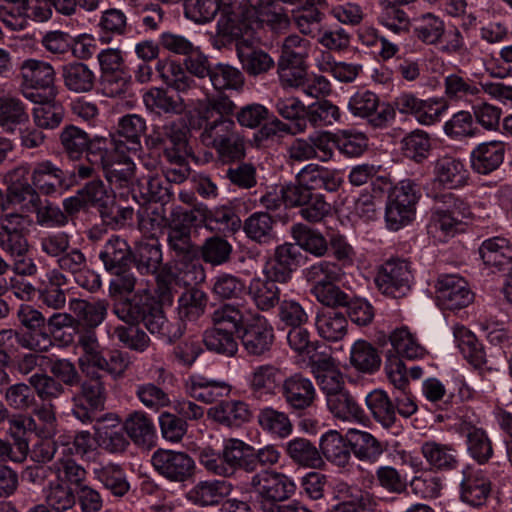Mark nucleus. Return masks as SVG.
Instances as JSON below:
<instances>
[{"label":"nucleus","mask_w":512,"mask_h":512,"mask_svg":"<svg viewBox=\"0 0 512 512\" xmlns=\"http://www.w3.org/2000/svg\"><path fill=\"white\" fill-rule=\"evenodd\" d=\"M240 12L228 16L227 34L234 40L237 56L243 68L252 75L268 71L274 64L269 54L256 49L260 41L257 29L268 26L275 33H283L290 19L278 2H256L253 6H240Z\"/></svg>","instance_id":"obj_1"},{"label":"nucleus","mask_w":512,"mask_h":512,"mask_svg":"<svg viewBox=\"0 0 512 512\" xmlns=\"http://www.w3.org/2000/svg\"><path fill=\"white\" fill-rule=\"evenodd\" d=\"M235 109L236 104L223 93L199 100L194 107L196 118L192 126L200 130V142L214 149L224 162L239 161L245 156V141L233 119Z\"/></svg>","instance_id":"obj_2"},{"label":"nucleus","mask_w":512,"mask_h":512,"mask_svg":"<svg viewBox=\"0 0 512 512\" xmlns=\"http://www.w3.org/2000/svg\"><path fill=\"white\" fill-rule=\"evenodd\" d=\"M197 215H193L190 209L177 206L172 210L171 219L167 228V244L169 251L176 261L182 262L188 273H193L190 281L200 282L204 279V272L200 264L195 261L197 248L191 239L192 229L197 228Z\"/></svg>","instance_id":"obj_3"},{"label":"nucleus","mask_w":512,"mask_h":512,"mask_svg":"<svg viewBox=\"0 0 512 512\" xmlns=\"http://www.w3.org/2000/svg\"><path fill=\"white\" fill-rule=\"evenodd\" d=\"M303 275L311 285V293L320 303L328 307L345 303L346 293L337 286L344 276L339 264L320 260L305 268Z\"/></svg>","instance_id":"obj_4"},{"label":"nucleus","mask_w":512,"mask_h":512,"mask_svg":"<svg viewBox=\"0 0 512 512\" xmlns=\"http://www.w3.org/2000/svg\"><path fill=\"white\" fill-rule=\"evenodd\" d=\"M255 506L261 512H271L296 491L294 480L284 473L264 469L251 477Z\"/></svg>","instance_id":"obj_5"},{"label":"nucleus","mask_w":512,"mask_h":512,"mask_svg":"<svg viewBox=\"0 0 512 512\" xmlns=\"http://www.w3.org/2000/svg\"><path fill=\"white\" fill-rule=\"evenodd\" d=\"M21 93L30 101L54 100L56 72L52 64L44 60L26 59L20 66Z\"/></svg>","instance_id":"obj_6"},{"label":"nucleus","mask_w":512,"mask_h":512,"mask_svg":"<svg viewBox=\"0 0 512 512\" xmlns=\"http://www.w3.org/2000/svg\"><path fill=\"white\" fill-rule=\"evenodd\" d=\"M421 197L420 187L413 179L401 180L388 197L385 221L392 231L410 224L416 214V205Z\"/></svg>","instance_id":"obj_7"},{"label":"nucleus","mask_w":512,"mask_h":512,"mask_svg":"<svg viewBox=\"0 0 512 512\" xmlns=\"http://www.w3.org/2000/svg\"><path fill=\"white\" fill-rule=\"evenodd\" d=\"M279 78L284 88L297 90L311 98H324L331 93L329 80L310 72L304 64L278 65Z\"/></svg>","instance_id":"obj_8"},{"label":"nucleus","mask_w":512,"mask_h":512,"mask_svg":"<svg viewBox=\"0 0 512 512\" xmlns=\"http://www.w3.org/2000/svg\"><path fill=\"white\" fill-rule=\"evenodd\" d=\"M89 379L83 381L80 390L72 397V414L83 424L96 420L97 412L104 407L105 386L99 372L90 369Z\"/></svg>","instance_id":"obj_9"},{"label":"nucleus","mask_w":512,"mask_h":512,"mask_svg":"<svg viewBox=\"0 0 512 512\" xmlns=\"http://www.w3.org/2000/svg\"><path fill=\"white\" fill-rule=\"evenodd\" d=\"M413 274L407 260L393 258L384 262L378 269L375 284L378 290L391 298L406 296L411 290Z\"/></svg>","instance_id":"obj_10"},{"label":"nucleus","mask_w":512,"mask_h":512,"mask_svg":"<svg viewBox=\"0 0 512 512\" xmlns=\"http://www.w3.org/2000/svg\"><path fill=\"white\" fill-rule=\"evenodd\" d=\"M154 470L170 482H185L195 469L193 458L183 451L157 449L151 456Z\"/></svg>","instance_id":"obj_11"},{"label":"nucleus","mask_w":512,"mask_h":512,"mask_svg":"<svg viewBox=\"0 0 512 512\" xmlns=\"http://www.w3.org/2000/svg\"><path fill=\"white\" fill-rule=\"evenodd\" d=\"M348 111L354 116L368 121L373 127H384L394 119L393 108L380 104L377 94L370 90H358L348 101Z\"/></svg>","instance_id":"obj_12"},{"label":"nucleus","mask_w":512,"mask_h":512,"mask_svg":"<svg viewBox=\"0 0 512 512\" xmlns=\"http://www.w3.org/2000/svg\"><path fill=\"white\" fill-rule=\"evenodd\" d=\"M244 380L251 398L258 401H269L275 397L283 383L280 368L270 363L252 366Z\"/></svg>","instance_id":"obj_13"},{"label":"nucleus","mask_w":512,"mask_h":512,"mask_svg":"<svg viewBox=\"0 0 512 512\" xmlns=\"http://www.w3.org/2000/svg\"><path fill=\"white\" fill-rule=\"evenodd\" d=\"M435 288L437 299L443 309H462L472 303L474 298L467 281L457 274L440 275Z\"/></svg>","instance_id":"obj_14"},{"label":"nucleus","mask_w":512,"mask_h":512,"mask_svg":"<svg viewBox=\"0 0 512 512\" xmlns=\"http://www.w3.org/2000/svg\"><path fill=\"white\" fill-rule=\"evenodd\" d=\"M240 6H253V4L251 2H183L185 17L197 24L210 22L220 12L218 25L226 34L228 16L231 11L240 12Z\"/></svg>","instance_id":"obj_15"},{"label":"nucleus","mask_w":512,"mask_h":512,"mask_svg":"<svg viewBox=\"0 0 512 512\" xmlns=\"http://www.w3.org/2000/svg\"><path fill=\"white\" fill-rule=\"evenodd\" d=\"M31 182L39 194L62 195L70 187L67 173L50 160H43L31 167Z\"/></svg>","instance_id":"obj_16"},{"label":"nucleus","mask_w":512,"mask_h":512,"mask_svg":"<svg viewBox=\"0 0 512 512\" xmlns=\"http://www.w3.org/2000/svg\"><path fill=\"white\" fill-rule=\"evenodd\" d=\"M301 251L292 243L276 247L274 255L266 262L263 273L277 283H287L300 266Z\"/></svg>","instance_id":"obj_17"},{"label":"nucleus","mask_w":512,"mask_h":512,"mask_svg":"<svg viewBox=\"0 0 512 512\" xmlns=\"http://www.w3.org/2000/svg\"><path fill=\"white\" fill-rule=\"evenodd\" d=\"M274 332L268 320L258 312L243 327L241 343L249 355L261 356L268 352L273 344Z\"/></svg>","instance_id":"obj_18"},{"label":"nucleus","mask_w":512,"mask_h":512,"mask_svg":"<svg viewBox=\"0 0 512 512\" xmlns=\"http://www.w3.org/2000/svg\"><path fill=\"white\" fill-rule=\"evenodd\" d=\"M459 493L462 502L472 507H480L490 496L491 481L483 470L466 466L461 471Z\"/></svg>","instance_id":"obj_19"},{"label":"nucleus","mask_w":512,"mask_h":512,"mask_svg":"<svg viewBox=\"0 0 512 512\" xmlns=\"http://www.w3.org/2000/svg\"><path fill=\"white\" fill-rule=\"evenodd\" d=\"M193 215H197L198 227L204 225L211 231L227 233L238 230L241 220L235 211L228 206H220L209 209L204 204H197L190 208Z\"/></svg>","instance_id":"obj_20"},{"label":"nucleus","mask_w":512,"mask_h":512,"mask_svg":"<svg viewBox=\"0 0 512 512\" xmlns=\"http://www.w3.org/2000/svg\"><path fill=\"white\" fill-rule=\"evenodd\" d=\"M140 321L151 334L169 343L180 338L185 331V324L170 323L159 305L149 304L147 301L141 305Z\"/></svg>","instance_id":"obj_21"},{"label":"nucleus","mask_w":512,"mask_h":512,"mask_svg":"<svg viewBox=\"0 0 512 512\" xmlns=\"http://www.w3.org/2000/svg\"><path fill=\"white\" fill-rule=\"evenodd\" d=\"M469 179V172L464 162L451 155H443L433 163V183L444 189L464 187Z\"/></svg>","instance_id":"obj_22"},{"label":"nucleus","mask_w":512,"mask_h":512,"mask_svg":"<svg viewBox=\"0 0 512 512\" xmlns=\"http://www.w3.org/2000/svg\"><path fill=\"white\" fill-rule=\"evenodd\" d=\"M282 395L287 405L294 410L311 407L317 397L312 381L300 373H295L283 381Z\"/></svg>","instance_id":"obj_23"},{"label":"nucleus","mask_w":512,"mask_h":512,"mask_svg":"<svg viewBox=\"0 0 512 512\" xmlns=\"http://www.w3.org/2000/svg\"><path fill=\"white\" fill-rule=\"evenodd\" d=\"M233 488V484L226 480H202L186 493V499L199 507L215 506L229 496Z\"/></svg>","instance_id":"obj_24"},{"label":"nucleus","mask_w":512,"mask_h":512,"mask_svg":"<svg viewBox=\"0 0 512 512\" xmlns=\"http://www.w3.org/2000/svg\"><path fill=\"white\" fill-rule=\"evenodd\" d=\"M185 389L190 397L209 404L227 396L231 391V386L223 380L194 374L186 380Z\"/></svg>","instance_id":"obj_25"},{"label":"nucleus","mask_w":512,"mask_h":512,"mask_svg":"<svg viewBox=\"0 0 512 512\" xmlns=\"http://www.w3.org/2000/svg\"><path fill=\"white\" fill-rule=\"evenodd\" d=\"M16 344L24 349L43 353L49 351L53 341L49 333H22L13 329L0 331V350L6 353L11 352Z\"/></svg>","instance_id":"obj_26"},{"label":"nucleus","mask_w":512,"mask_h":512,"mask_svg":"<svg viewBox=\"0 0 512 512\" xmlns=\"http://www.w3.org/2000/svg\"><path fill=\"white\" fill-rule=\"evenodd\" d=\"M444 93L452 101L472 103L480 99L484 88L483 82H477L465 73H450L444 77Z\"/></svg>","instance_id":"obj_27"},{"label":"nucleus","mask_w":512,"mask_h":512,"mask_svg":"<svg viewBox=\"0 0 512 512\" xmlns=\"http://www.w3.org/2000/svg\"><path fill=\"white\" fill-rule=\"evenodd\" d=\"M504 155V142L494 140L480 143L471 151V167L476 173L487 175L499 168Z\"/></svg>","instance_id":"obj_28"},{"label":"nucleus","mask_w":512,"mask_h":512,"mask_svg":"<svg viewBox=\"0 0 512 512\" xmlns=\"http://www.w3.org/2000/svg\"><path fill=\"white\" fill-rule=\"evenodd\" d=\"M163 255L161 244L155 237H149L138 241L132 251L136 269L141 274L155 275L162 263Z\"/></svg>","instance_id":"obj_29"},{"label":"nucleus","mask_w":512,"mask_h":512,"mask_svg":"<svg viewBox=\"0 0 512 512\" xmlns=\"http://www.w3.org/2000/svg\"><path fill=\"white\" fill-rule=\"evenodd\" d=\"M108 308L109 303L105 299L87 301L73 298L69 300V309L82 328L95 329L101 325L108 314Z\"/></svg>","instance_id":"obj_30"},{"label":"nucleus","mask_w":512,"mask_h":512,"mask_svg":"<svg viewBox=\"0 0 512 512\" xmlns=\"http://www.w3.org/2000/svg\"><path fill=\"white\" fill-rule=\"evenodd\" d=\"M104 177L111 184L118 187L130 183L135 172V163L125 153L122 145H116V152L101 167Z\"/></svg>","instance_id":"obj_31"},{"label":"nucleus","mask_w":512,"mask_h":512,"mask_svg":"<svg viewBox=\"0 0 512 512\" xmlns=\"http://www.w3.org/2000/svg\"><path fill=\"white\" fill-rule=\"evenodd\" d=\"M296 177L311 192L318 189L335 192L342 183L336 172L317 164L306 165L297 173Z\"/></svg>","instance_id":"obj_32"},{"label":"nucleus","mask_w":512,"mask_h":512,"mask_svg":"<svg viewBox=\"0 0 512 512\" xmlns=\"http://www.w3.org/2000/svg\"><path fill=\"white\" fill-rule=\"evenodd\" d=\"M328 307L320 309L315 317V327L319 336L327 341L337 342L347 334L348 321L346 316Z\"/></svg>","instance_id":"obj_33"},{"label":"nucleus","mask_w":512,"mask_h":512,"mask_svg":"<svg viewBox=\"0 0 512 512\" xmlns=\"http://www.w3.org/2000/svg\"><path fill=\"white\" fill-rule=\"evenodd\" d=\"M60 74L64 86L74 93L93 90L96 81L94 71L85 63L72 61L61 66Z\"/></svg>","instance_id":"obj_34"},{"label":"nucleus","mask_w":512,"mask_h":512,"mask_svg":"<svg viewBox=\"0 0 512 512\" xmlns=\"http://www.w3.org/2000/svg\"><path fill=\"white\" fill-rule=\"evenodd\" d=\"M247 293L260 311L267 312L279 305L281 301V289L277 282L266 277H254L247 286Z\"/></svg>","instance_id":"obj_35"},{"label":"nucleus","mask_w":512,"mask_h":512,"mask_svg":"<svg viewBox=\"0 0 512 512\" xmlns=\"http://www.w3.org/2000/svg\"><path fill=\"white\" fill-rule=\"evenodd\" d=\"M459 224L460 220L450 210L435 202L430 212L427 233L436 242L443 243L456 234Z\"/></svg>","instance_id":"obj_36"},{"label":"nucleus","mask_w":512,"mask_h":512,"mask_svg":"<svg viewBox=\"0 0 512 512\" xmlns=\"http://www.w3.org/2000/svg\"><path fill=\"white\" fill-rule=\"evenodd\" d=\"M460 433L466 438L468 455L478 464L487 463L493 456V447L487 432L469 423H462Z\"/></svg>","instance_id":"obj_37"},{"label":"nucleus","mask_w":512,"mask_h":512,"mask_svg":"<svg viewBox=\"0 0 512 512\" xmlns=\"http://www.w3.org/2000/svg\"><path fill=\"white\" fill-rule=\"evenodd\" d=\"M365 403L373 419L383 428H393L398 418L393 399L389 397L386 391L374 389L365 397Z\"/></svg>","instance_id":"obj_38"},{"label":"nucleus","mask_w":512,"mask_h":512,"mask_svg":"<svg viewBox=\"0 0 512 512\" xmlns=\"http://www.w3.org/2000/svg\"><path fill=\"white\" fill-rule=\"evenodd\" d=\"M276 221L267 212H254L243 224L245 235L260 245H270L277 241Z\"/></svg>","instance_id":"obj_39"},{"label":"nucleus","mask_w":512,"mask_h":512,"mask_svg":"<svg viewBox=\"0 0 512 512\" xmlns=\"http://www.w3.org/2000/svg\"><path fill=\"white\" fill-rule=\"evenodd\" d=\"M208 416L215 422L232 427L248 422L251 411L246 402L241 400L221 401L208 409Z\"/></svg>","instance_id":"obj_40"},{"label":"nucleus","mask_w":512,"mask_h":512,"mask_svg":"<svg viewBox=\"0 0 512 512\" xmlns=\"http://www.w3.org/2000/svg\"><path fill=\"white\" fill-rule=\"evenodd\" d=\"M94 477L113 496L121 498L130 490L127 474L121 465L116 463L99 464L93 468Z\"/></svg>","instance_id":"obj_41"},{"label":"nucleus","mask_w":512,"mask_h":512,"mask_svg":"<svg viewBox=\"0 0 512 512\" xmlns=\"http://www.w3.org/2000/svg\"><path fill=\"white\" fill-rule=\"evenodd\" d=\"M131 256L130 246L119 236L109 238L99 253V258L108 272L123 271L124 268H128Z\"/></svg>","instance_id":"obj_42"},{"label":"nucleus","mask_w":512,"mask_h":512,"mask_svg":"<svg viewBox=\"0 0 512 512\" xmlns=\"http://www.w3.org/2000/svg\"><path fill=\"white\" fill-rule=\"evenodd\" d=\"M421 452L428 464L436 470L450 471L458 467V452L450 444L427 441L422 445Z\"/></svg>","instance_id":"obj_43"},{"label":"nucleus","mask_w":512,"mask_h":512,"mask_svg":"<svg viewBox=\"0 0 512 512\" xmlns=\"http://www.w3.org/2000/svg\"><path fill=\"white\" fill-rule=\"evenodd\" d=\"M321 456L323 455L332 464L345 467L350 459V444L338 431L329 430L320 438Z\"/></svg>","instance_id":"obj_44"},{"label":"nucleus","mask_w":512,"mask_h":512,"mask_svg":"<svg viewBox=\"0 0 512 512\" xmlns=\"http://www.w3.org/2000/svg\"><path fill=\"white\" fill-rule=\"evenodd\" d=\"M146 107L158 114H181L185 104L179 93L162 88H152L143 96Z\"/></svg>","instance_id":"obj_45"},{"label":"nucleus","mask_w":512,"mask_h":512,"mask_svg":"<svg viewBox=\"0 0 512 512\" xmlns=\"http://www.w3.org/2000/svg\"><path fill=\"white\" fill-rule=\"evenodd\" d=\"M252 450L253 447L242 440L236 438L224 440L222 451L232 477L240 470L253 472Z\"/></svg>","instance_id":"obj_46"},{"label":"nucleus","mask_w":512,"mask_h":512,"mask_svg":"<svg viewBox=\"0 0 512 512\" xmlns=\"http://www.w3.org/2000/svg\"><path fill=\"white\" fill-rule=\"evenodd\" d=\"M479 255L485 265L501 269L512 261V244L502 236L490 237L481 243Z\"/></svg>","instance_id":"obj_47"},{"label":"nucleus","mask_w":512,"mask_h":512,"mask_svg":"<svg viewBox=\"0 0 512 512\" xmlns=\"http://www.w3.org/2000/svg\"><path fill=\"white\" fill-rule=\"evenodd\" d=\"M251 311L244 304H224L214 310L212 322L215 327L238 332L251 318Z\"/></svg>","instance_id":"obj_48"},{"label":"nucleus","mask_w":512,"mask_h":512,"mask_svg":"<svg viewBox=\"0 0 512 512\" xmlns=\"http://www.w3.org/2000/svg\"><path fill=\"white\" fill-rule=\"evenodd\" d=\"M94 430L97 445L110 454L123 453L129 446L124 429L118 424L107 425L97 419Z\"/></svg>","instance_id":"obj_49"},{"label":"nucleus","mask_w":512,"mask_h":512,"mask_svg":"<svg viewBox=\"0 0 512 512\" xmlns=\"http://www.w3.org/2000/svg\"><path fill=\"white\" fill-rule=\"evenodd\" d=\"M146 131V121L137 114H128L120 118L118 123V134L120 139L116 145L128 152H137L141 148V137Z\"/></svg>","instance_id":"obj_50"},{"label":"nucleus","mask_w":512,"mask_h":512,"mask_svg":"<svg viewBox=\"0 0 512 512\" xmlns=\"http://www.w3.org/2000/svg\"><path fill=\"white\" fill-rule=\"evenodd\" d=\"M257 422L261 429L267 434L286 438L293 431V425L286 412L275 409L272 406H265L259 409Z\"/></svg>","instance_id":"obj_51"},{"label":"nucleus","mask_w":512,"mask_h":512,"mask_svg":"<svg viewBox=\"0 0 512 512\" xmlns=\"http://www.w3.org/2000/svg\"><path fill=\"white\" fill-rule=\"evenodd\" d=\"M287 455L298 465L320 469L325 462L317 447L306 438H294L286 443Z\"/></svg>","instance_id":"obj_52"},{"label":"nucleus","mask_w":512,"mask_h":512,"mask_svg":"<svg viewBox=\"0 0 512 512\" xmlns=\"http://www.w3.org/2000/svg\"><path fill=\"white\" fill-rule=\"evenodd\" d=\"M153 147H164L182 151L186 147V132L176 122H168L162 126H155L147 137Z\"/></svg>","instance_id":"obj_53"},{"label":"nucleus","mask_w":512,"mask_h":512,"mask_svg":"<svg viewBox=\"0 0 512 512\" xmlns=\"http://www.w3.org/2000/svg\"><path fill=\"white\" fill-rule=\"evenodd\" d=\"M350 452L362 461L375 462L383 453L381 443L369 432L350 429L347 432Z\"/></svg>","instance_id":"obj_54"},{"label":"nucleus","mask_w":512,"mask_h":512,"mask_svg":"<svg viewBox=\"0 0 512 512\" xmlns=\"http://www.w3.org/2000/svg\"><path fill=\"white\" fill-rule=\"evenodd\" d=\"M0 394L12 410L26 412L36 404V395L30 383L17 382L1 386Z\"/></svg>","instance_id":"obj_55"},{"label":"nucleus","mask_w":512,"mask_h":512,"mask_svg":"<svg viewBox=\"0 0 512 512\" xmlns=\"http://www.w3.org/2000/svg\"><path fill=\"white\" fill-rule=\"evenodd\" d=\"M413 36L425 45H437L444 37L445 24L437 16L426 13L416 18L412 24Z\"/></svg>","instance_id":"obj_56"},{"label":"nucleus","mask_w":512,"mask_h":512,"mask_svg":"<svg viewBox=\"0 0 512 512\" xmlns=\"http://www.w3.org/2000/svg\"><path fill=\"white\" fill-rule=\"evenodd\" d=\"M454 341L461 352L474 367L481 368L485 363V353L476 336L465 326L453 327Z\"/></svg>","instance_id":"obj_57"},{"label":"nucleus","mask_w":512,"mask_h":512,"mask_svg":"<svg viewBox=\"0 0 512 512\" xmlns=\"http://www.w3.org/2000/svg\"><path fill=\"white\" fill-rule=\"evenodd\" d=\"M123 429L137 445H150L155 438V426L144 412L135 411L128 415Z\"/></svg>","instance_id":"obj_58"},{"label":"nucleus","mask_w":512,"mask_h":512,"mask_svg":"<svg viewBox=\"0 0 512 512\" xmlns=\"http://www.w3.org/2000/svg\"><path fill=\"white\" fill-rule=\"evenodd\" d=\"M295 246L303 249L316 257H322L328 250V244L324 236L317 230H313L302 223L294 224L291 227Z\"/></svg>","instance_id":"obj_59"},{"label":"nucleus","mask_w":512,"mask_h":512,"mask_svg":"<svg viewBox=\"0 0 512 512\" xmlns=\"http://www.w3.org/2000/svg\"><path fill=\"white\" fill-rule=\"evenodd\" d=\"M334 146L345 157H360L368 148V137L354 128L339 129L335 132Z\"/></svg>","instance_id":"obj_60"},{"label":"nucleus","mask_w":512,"mask_h":512,"mask_svg":"<svg viewBox=\"0 0 512 512\" xmlns=\"http://www.w3.org/2000/svg\"><path fill=\"white\" fill-rule=\"evenodd\" d=\"M329 411L335 418L342 421H359L364 417V411L345 388L326 400Z\"/></svg>","instance_id":"obj_61"},{"label":"nucleus","mask_w":512,"mask_h":512,"mask_svg":"<svg viewBox=\"0 0 512 512\" xmlns=\"http://www.w3.org/2000/svg\"><path fill=\"white\" fill-rule=\"evenodd\" d=\"M203 342L209 351L226 357L235 356L238 352V342L235 332L220 327L207 329L203 335Z\"/></svg>","instance_id":"obj_62"},{"label":"nucleus","mask_w":512,"mask_h":512,"mask_svg":"<svg viewBox=\"0 0 512 512\" xmlns=\"http://www.w3.org/2000/svg\"><path fill=\"white\" fill-rule=\"evenodd\" d=\"M350 363L362 373L372 374L381 364L377 350L365 340H357L350 350Z\"/></svg>","instance_id":"obj_63"},{"label":"nucleus","mask_w":512,"mask_h":512,"mask_svg":"<svg viewBox=\"0 0 512 512\" xmlns=\"http://www.w3.org/2000/svg\"><path fill=\"white\" fill-rule=\"evenodd\" d=\"M445 135L454 141L475 137L479 131L471 112L461 110L452 115L443 125Z\"/></svg>","instance_id":"obj_64"}]
</instances>
